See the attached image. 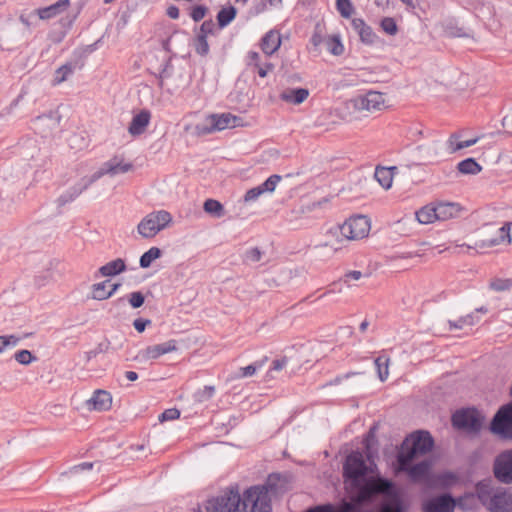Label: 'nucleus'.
Wrapping results in <instances>:
<instances>
[{
  "instance_id": "nucleus-51",
  "label": "nucleus",
  "mask_w": 512,
  "mask_h": 512,
  "mask_svg": "<svg viewBox=\"0 0 512 512\" xmlns=\"http://www.w3.org/2000/svg\"><path fill=\"white\" fill-rule=\"evenodd\" d=\"M215 33V23L212 19H208L202 22L196 36L207 38L209 35H214Z\"/></svg>"
},
{
  "instance_id": "nucleus-40",
  "label": "nucleus",
  "mask_w": 512,
  "mask_h": 512,
  "mask_svg": "<svg viewBox=\"0 0 512 512\" xmlns=\"http://www.w3.org/2000/svg\"><path fill=\"white\" fill-rule=\"evenodd\" d=\"M389 362L390 359L386 356H379L375 359V366L377 369L380 381H385L389 376Z\"/></svg>"
},
{
  "instance_id": "nucleus-6",
  "label": "nucleus",
  "mask_w": 512,
  "mask_h": 512,
  "mask_svg": "<svg viewBox=\"0 0 512 512\" xmlns=\"http://www.w3.org/2000/svg\"><path fill=\"white\" fill-rule=\"evenodd\" d=\"M172 220V215L166 210L151 212L138 224V233L144 238H153L169 226Z\"/></svg>"
},
{
  "instance_id": "nucleus-5",
  "label": "nucleus",
  "mask_w": 512,
  "mask_h": 512,
  "mask_svg": "<svg viewBox=\"0 0 512 512\" xmlns=\"http://www.w3.org/2000/svg\"><path fill=\"white\" fill-rule=\"evenodd\" d=\"M241 495L238 486H229L216 497L208 499L204 510L198 505L195 512H236L239 510Z\"/></svg>"
},
{
  "instance_id": "nucleus-57",
  "label": "nucleus",
  "mask_w": 512,
  "mask_h": 512,
  "mask_svg": "<svg viewBox=\"0 0 512 512\" xmlns=\"http://www.w3.org/2000/svg\"><path fill=\"white\" fill-rule=\"evenodd\" d=\"M75 19H76V15H74L72 17L67 16V17H63L60 19L59 23L65 30H64V32H62V35L57 40L58 42H60L65 37L67 31L71 29Z\"/></svg>"
},
{
  "instance_id": "nucleus-59",
  "label": "nucleus",
  "mask_w": 512,
  "mask_h": 512,
  "mask_svg": "<svg viewBox=\"0 0 512 512\" xmlns=\"http://www.w3.org/2000/svg\"><path fill=\"white\" fill-rule=\"evenodd\" d=\"M246 64L251 69L252 73L255 74L256 73V51L251 50L248 52Z\"/></svg>"
},
{
  "instance_id": "nucleus-31",
  "label": "nucleus",
  "mask_w": 512,
  "mask_h": 512,
  "mask_svg": "<svg viewBox=\"0 0 512 512\" xmlns=\"http://www.w3.org/2000/svg\"><path fill=\"white\" fill-rule=\"evenodd\" d=\"M283 177L278 174L271 175L265 182L258 185V197L264 194H272L277 186L282 182Z\"/></svg>"
},
{
  "instance_id": "nucleus-50",
  "label": "nucleus",
  "mask_w": 512,
  "mask_h": 512,
  "mask_svg": "<svg viewBox=\"0 0 512 512\" xmlns=\"http://www.w3.org/2000/svg\"><path fill=\"white\" fill-rule=\"evenodd\" d=\"M14 359L19 363V364H22V365H29L31 364L33 361H36L37 360V357L34 356L31 351L27 350V349H22V350H19L17 351L15 354H14Z\"/></svg>"
},
{
  "instance_id": "nucleus-60",
  "label": "nucleus",
  "mask_w": 512,
  "mask_h": 512,
  "mask_svg": "<svg viewBox=\"0 0 512 512\" xmlns=\"http://www.w3.org/2000/svg\"><path fill=\"white\" fill-rule=\"evenodd\" d=\"M306 512H340V508L338 511H335L334 507L331 504L319 505L308 509Z\"/></svg>"
},
{
  "instance_id": "nucleus-12",
  "label": "nucleus",
  "mask_w": 512,
  "mask_h": 512,
  "mask_svg": "<svg viewBox=\"0 0 512 512\" xmlns=\"http://www.w3.org/2000/svg\"><path fill=\"white\" fill-rule=\"evenodd\" d=\"M493 472L500 482L512 484V449L503 451L495 458Z\"/></svg>"
},
{
  "instance_id": "nucleus-48",
  "label": "nucleus",
  "mask_w": 512,
  "mask_h": 512,
  "mask_svg": "<svg viewBox=\"0 0 512 512\" xmlns=\"http://www.w3.org/2000/svg\"><path fill=\"white\" fill-rule=\"evenodd\" d=\"M489 288L497 292L510 290L512 288V279L494 278L490 281Z\"/></svg>"
},
{
  "instance_id": "nucleus-22",
  "label": "nucleus",
  "mask_w": 512,
  "mask_h": 512,
  "mask_svg": "<svg viewBox=\"0 0 512 512\" xmlns=\"http://www.w3.org/2000/svg\"><path fill=\"white\" fill-rule=\"evenodd\" d=\"M314 209L312 205H301L293 208L286 217L287 223L293 228H300L305 224L306 216Z\"/></svg>"
},
{
  "instance_id": "nucleus-7",
  "label": "nucleus",
  "mask_w": 512,
  "mask_h": 512,
  "mask_svg": "<svg viewBox=\"0 0 512 512\" xmlns=\"http://www.w3.org/2000/svg\"><path fill=\"white\" fill-rule=\"evenodd\" d=\"M511 223L507 222L502 227H497L495 224H485L479 231L480 240L475 242L474 247H491L501 243L511 242L510 236Z\"/></svg>"
},
{
  "instance_id": "nucleus-2",
  "label": "nucleus",
  "mask_w": 512,
  "mask_h": 512,
  "mask_svg": "<svg viewBox=\"0 0 512 512\" xmlns=\"http://www.w3.org/2000/svg\"><path fill=\"white\" fill-rule=\"evenodd\" d=\"M369 231L370 221L366 216L351 217L341 226L329 230L328 234L335 237V240L318 244L316 249L327 247L336 252L342 248L344 241L362 239L368 235Z\"/></svg>"
},
{
  "instance_id": "nucleus-14",
  "label": "nucleus",
  "mask_w": 512,
  "mask_h": 512,
  "mask_svg": "<svg viewBox=\"0 0 512 512\" xmlns=\"http://www.w3.org/2000/svg\"><path fill=\"white\" fill-rule=\"evenodd\" d=\"M422 512H454L455 498L450 494H441L427 498L421 503Z\"/></svg>"
},
{
  "instance_id": "nucleus-34",
  "label": "nucleus",
  "mask_w": 512,
  "mask_h": 512,
  "mask_svg": "<svg viewBox=\"0 0 512 512\" xmlns=\"http://www.w3.org/2000/svg\"><path fill=\"white\" fill-rule=\"evenodd\" d=\"M95 182L92 175L90 177H83L78 183L67 189L66 192L75 200Z\"/></svg>"
},
{
  "instance_id": "nucleus-42",
  "label": "nucleus",
  "mask_w": 512,
  "mask_h": 512,
  "mask_svg": "<svg viewBox=\"0 0 512 512\" xmlns=\"http://www.w3.org/2000/svg\"><path fill=\"white\" fill-rule=\"evenodd\" d=\"M379 512H406V510L401 499L394 497L383 503Z\"/></svg>"
},
{
  "instance_id": "nucleus-3",
  "label": "nucleus",
  "mask_w": 512,
  "mask_h": 512,
  "mask_svg": "<svg viewBox=\"0 0 512 512\" xmlns=\"http://www.w3.org/2000/svg\"><path fill=\"white\" fill-rule=\"evenodd\" d=\"M433 445V438L427 431H417L406 437L397 455L398 469H405L408 463L426 455Z\"/></svg>"
},
{
  "instance_id": "nucleus-9",
  "label": "nucleus",
  "mask_w": 512,
  "mask_h": 512,
  "mask_svg": "<svg viewBox=\"0 0 512 512\" xmlns=\"http://www.w3.org/2000/svg\"><path fill=\"white\" fill-rule=\"evenodd\" d=\"M240 118L231 113L210 114L203 123L196 125L199 135H208L215 131H222L227 128H234L238 125Z\"/></svg>"
},
{
  "instance_id": "nucleus-15",
  "label": "nucleus",
  "mask_w": 512,
  "mask_h": 512,
  "mask_svg": "<svg viewBox=\"0 0 512 512\" xmlns=\"http://www.w3.org/2000/svg\"><path fill=\"white\" fill-rule=\"evenodd\" d=\"M133 169L132 163H123V158L114 156L110 160L104 162L102 166L92 174L95 181L99 180L104 175L115 176L118 174L127 173Z\"/></svg>"
},
{
  "instance_id": "nucleus-62",
  "label": "nucleus",
  "mask_w": 512,
  "mask_h": 512,
  "mask_svg": "<svg viewBox=\"0 0 512 512\" xmlns=\"http://www.w3.org/2000/svg\"><path fill=\"white\" fill-rule=\"evenodd\" d=\"M256 372V363H251L246 367L240 368V376H251Z\"/></svg>"
},
{
  "instance_id": "nucleus-56",
  "label": "nucleus",
  "mask_w": 512,
  "mask_h": 512,
  "mask_svg": "<svg viewBox=\"0 0 512 512\" xmlns=\"http://www.w3.org/2000/svg\"><path fill=\"white\" fill-rule=\"evenodd\" d=\"M474 498L473 494H465L464 496L458 497L455 499V508L458 507L459 509L465 511L470 508V501H472Z\"/></svg>"
},
{
  "instance_id": "nucleus-28",
  "label": "nucleus",
  "mask_w": 512,
  "mask_h": 512,
  "mask_svg": "<svg viewBox=\"0 0 512 512\" xmlns=\"http://www.w3.org/2000/svg\"><path fill=\"white\" fill-rule=\"evenodd\" d=\"M236 16L237 9L234 6L228 5L222 7L216 15L218 29H223L227 27L230 23L234 21Z\"/></svg>"
},
{
  "instance_id": "nucleus-38",
  "label": "nucleus",
  "mask_w": 512,
  "mask_h": 512,
  "mask_svg": "<svg viewBox=\"0 0 512 512\" xmlns=\"http://www.w3.org/2000/svg\"><path fill=\"white\" fill-rule=\"evenodd\" d=\"M458 171L462 174L476 175L481 172L482 167L474 158H467L457 165Z\"/></svg>"
},
{
  "instance_id": "nucleus-45",
  "label": "nucleus",
  "mask_w": 512,
  "mask_h": 512,
  "mask_svg": "<svg viewBox=\"0 0 512 512\" xmlns=\"http://www.w3.org/2000/svg\"><path fill=\"white\" fill-rule=\"evenodd\" d=\"M171 79V87L167 89L169 94H174L180 89H184L188 85V81L185 79L182 73L173 75Z\"/></svg>"
},
{
  "instance_id": "nucleus-55",
  "label": "nucleus",
  "mask_w": 512,
  "mask_h": 512,
  "mask_svg": "<svg viewBox=\"0 0 512 512\" xmlns=\"http://www.w3.org/2000/svg\"><path fill=\"white\" fill-rule=\"evenodd\" d=\"M180 417V411L177 408H169L163 411L159 417L158 420L163 423L170 420H176Z\"/></svg>"
},
{
  "instance_id": "nucleus-49",
  "label": "nucleus",
  "mask_w": 512,
  "mask_h": 512,
  "mask_svg": "<svg viewBox=\"0 0 512 512\" xmlns=\"http://www.w3.org/2000/svg\"><path fill=\"white\" fill-rule=\"evenodd\" d=\"M193 46L195 49V52L204 57L209 54L210 47L207 41V38L196 36L193 40Z\"/></svg>"
},
{
  "instance_id": "nucleus-32",
  "label": "nucleus",
  "mask_w": 512,
  "mask_h": 512,
  "mask_svg": "<svg viewBox=\"0 0 512 512\" xmlns=\"http://www.w3.org/2000/svg\"><path fill=\"white\" fill-rule=\"evenodd\" d=\"M175 53H172L164 62V64L162 65V68L161 70L159 71V73L156 75V77L159 79V83H158V86L160 88H163L164 86V80H167V79H170L173 77V75L175 74V71H174V66L172 64V59L173 57H175Z\"/></svg>"
},
{
  "instance_id": "nucleus-25",
  "label": "nucleus",
  "mask_w": 512,
  "mask_h": 512,
  "mask_svg": "<svg viewBox=\"0 0 512 512\" xmlns=\"http://www.w3.org/2000/svg\"><path fill=\"white\" fill-rule=\"evenodd\" d=\"M430 468L431 462L428 460H423L415 465L408 463L405 469L399 470L407 472L413 481H420L428 475Z\"/></svg>"
},
{
  "instance_id": "nucleus-8",
  "label": "nucleus",
  "mask_w": 512,
  "mask_h": 512,
  "mask_svg": "<svg viewBox=\"0 0 512 512\" xmlns=\"http://www.w3.org/2000/svg\"><path fill=\"white\" fill-rule=\"evenodd\" d=\"M310 41L316 51L320 52V46L324 45L325 50L333 56H341L345 50L340 35H325L324 26L321 23L315 25Z\"/></svg>"
},
{
  "instance_id": "nucleus-23",
  "label": "nucleus",
  "mask_w": 512,
  "mask_h": 512,
  "mask_svg": "<svg viewBox=\"0 0 512 512\" xmlns=\"http://www.w3.org/2000/svg\"><path fill=\"white\" fill-rule=\"evenodd\" d=\"M309 90L306 88H287L280 93V99L286 103L299 105L307 100Z\"/></svg>"
},
{
  "instance_id": "nucleus-21",
  "label": "nucleus",
  "mask_w": 512,
  "mask_h": 512,
  "mask_svg": "<svg viewBox=\"0 0 512 512\" xmlns=\"http://www.w3.org/2000/svg\"><path fill=\"white\" fill-rule=\"evenodd\" d=\"M282 37L278 30L272 29L261 39L260 47L264 54L272 55L280 48Z\"/></svg>"
},
{
  "instance_id": "nucleus-44",
  "label": "nucleus",
  "mask_w": 512,
  "mask_h": 512,
  "mask_svg": "<svg viewBox=\"0 0 512 512\" xmlns=\"http://www.w3.org/2000/svg\"><path fill=\"white\" fill-rule=\"evenodd\" d=\"M208 12L209 8L206 5L195 4L190 8L189 16L194 22H200L206 17Z\"/></svg>"
},
{
  "instance_id": "nucleus-4",
  "label": "nucleus",
  "mask_w": 512,
  "mask_h": 512,
  "mask_svg": "<svg viewBox=\"0 0 512 512\" xmlns=\"http://www.w3.org/2000/svg\"><path fill=\"white\" fill-rule=\"evenodd\" d=\"M476 493L480 502L491 512H512V494L506 491H495L489 483L480 482L476 485Z\"/></svg>"
},
{
  "instance_id": "nucleus-33",
  "label": "nucleus",
  "mask_w": 512,
  "mask_h": 512,
  "mask_svg": "<svg viewBox=\"0 0 512 512\" xmlns=\"http://www.w3.org/2000/svg\"><path fill=\"white\" fill-rule=\"evenodd\" d=\"M419 152H423L427 159H435L442 155V143L439 140H433L427 145L417 147Z\"/></svg>"
},
{
  "instance_id": "nucleus-39",
  "label": "nucleus",
  "mask_w": 512,
  "mask_h": 512,
  "mask_svg": "<svg viewBox=\"0 0 512 512\" xmlns=\"http://www.w3.org/2000/svg\"><path fill=\"white\" fill-rule=\"evenodd\" d=\"M76 64L72 62H67L64 65L60 66L54 74L53 85H58L64 81H66L75 70Z\"/></svg>"
},
{
  "instance_id": "nucleus-19",
  "label": "nucleus",
  "mask_w": 512,
  "mask_h": 512,
  "mask_svg": "<svg viewBox=\"0 0 512 512\" xmlns=\"http://www.w3.org/2000/svg\"><path fill=\"white\" fill-rule=\"evenodd\" d=\"M110 283V280H104L99 283H95L91 286V293L89 298L93 300H106L112 297L117 290L121 287V283H113L110 285V289H107V285Z\"/></svg>"
},
{
  "instance_id": "nucleus-10",
  "label": "nucleus",
  "mask_w": 512,
  "mask_h": 512,
  "mask_svg": "<svg viewBox=\"0 0 512 512\" xmlns=\"http://www.w3.org/2000/svg\"><path fill=\"white\" fill-rule=\"evenodd\" d=\"M353 108L356 111L377 112L383 110L385 106V96L381 92L369 91L352 100Z\"/></svg>"
},
{
  "instance_id": "nucleus-46",
  "label": "nucleus",
  "mask_w": 512,
  "mask_h": 512,
  "mask_svg": "<svg viewBox=\"0 0 512 512\" xmlns=\"http://www.w3.org/2000/svg\"><path fill=\"white\" fill-rule=\"evenodd\" d=\"M110 346H111L110 341L107 338H105L94 349L87 351L85 353L86 360L90 361L91 359L95 358L98 354L108 352L110 349Z\"/></svg>"
},
{
  "instance_id": "nucleus-52",
  "label": "nucleus",
  "mask_w": 512,
  "mask_h": 512,
  "mask_svg": "<svg viewBox=\"0 0 512 512\" xmlns=\"http://www.w3.org/2000/svg\"><path fill=\"white\" fill-rule=\"evenodd\" d=\"M336 7L343 18H350L353 13V6L350 0H337Z\"/></svg>"
},
{
  "instance_id": "nucleus-30",
  "label": "nucleus",
  "mask_w": 512,
  "mask_h": 512,
  "mask_svg": "<svg viewBox=\"0 0 512 512\" xmlns=\"http://www.w3.org/2000/svg\"><path fill=\"white\" fill-rule=\"evenodd\" d=\"M287 363L288 360L286 357L273 360L272 366L262 376V382L266 384L272 383L276 379V374L280 372L286 366Z\"/></svg>"
},
{
  "instance_id": "nucleus-47",
  "label": "nucleus",
  "mask_w": 512,
  "mask_h": 512,
  "mask_svg": "<svg viewBox=\"0 0 512 512\" xmlns=\"http://www.w3.org/2000/svg\"><path fill=\"white\" fill-rule=\"evenodd\" d=\"M459 145H463L460 140V135L457 133H453L450 135L448 140L445 143V150L448 154H454L458 150L463 149L464 147H458Z\"/></svg>"
},
{
  "instance_id": "nucleus-1",
  "label": "nucleus",
  "mask_w": 512,
  "mask_h": 512,
  "mask_svg": "<svg viewBox=\"0 0 512 512\" xmlns=\"http://www.w3.org/2000/svg\"><path fill=\"white\" fill-rule=\"evenodd\" d=\"M368 467L360 452H352L346 458L343 466L346 489L358 504L371 499L374 494L388 493L392 484L384 479H368Z\"/></svg>"
},
{
  "instance_id": "nucleus-36",
  "label": "nucleus",
  "mask_w": 512,
  "mask_h": 512,
  "mask_svg": "<svg viewBox=\"0 0 512 512\" xmlns=\"http://www.w3.org/2000/svg\"><path fill=\"white\" fill-rule=\"evenodd\" d=\"M162 256V250L158 247H151L144 252L139 259V266L143 269L149 268L153 261Z\"/></svg>"
},
{
  "instance_id": "nucleus-35",
  "label": "nucleus",
  "mask_w": 512,
  "mask_h": 512,
  "mask_svg": "<svg viewBox=\"0 0 512 512\" xmlns=\"http://www.w3.org/2000/svg\"><path fill=\"white\" fill-rule=\"evenodd\" d=\"M416 218L421 224H430L437 220V212L435 206H424L416 212Z\"/></svg>"
},
{
  "instance_id": "nucleus-29",
  "label": "nucleus",
  "mask_w": 512,
  "mask_h": 512,
  "mask_svg": "<svg viewBox=\"0 0 512 512\" xmlns=\"http://www.w3.org/2000/svg\"><path fill=\"white\" fill-rule=\"evenodd\" d=\"M396 167H377L375 170V178L384 189L392 186L394 171Z\"/></svg>"
},
{
  "instance_id": "nucleus-20",
  "label": "nucleus",
  "mask_w": 512,
  "mask_h": 512,
  "mask_svg": "<svg viewBox=\"0 0 512 512\" xmlns=\"http://www.w3.org/2000/svg\"><path fill=\"white\" fill-rule=\"evenodd\" d=\"M151 119V113L149 110L143 109L139 113L132 117V120L128 127V132L132 136H139L143 134L148 127Z\"/></svg>"
},
{
  "instance_id": "nucleus-17",
  "label": "nucleus",
  "mask_w": 512,
  "mask_h": 512,
  "mask_svg": "<svg viewBox=\"0 0 512 512\" xmlns=\"http://www.w3.org/2000/svg\"><path fill=\"white\" fill-rule=\"evenodd\" d=\"M70 5V0H58L49 6L35 9L31 12V16H38L41 20H49L65 12Z\"/></svg>"
},
{
  "instance_id": "nucleus-26",
  "label": "nucleus",
  "mask_w": 512,
  "mask_h": 512,
  "mask_svg": "<svg viewBox=\"0 0 512 512\" xmlns=\"http://www.w3.org/2000/svg\"><path fill=\"white\" fill-rule=\"evenodd\" d=\"M437 212V220L446 221L459 215L461 207L458 203L445 202L435 206Z\"/></svg>"
},
{
  "instance_id": "nucleus-63",
  "label": "nucleus",
  "mask_w": 512,
  "mask_h": 512,
  "mask_svg": "<svg viewBox=\"0 0 512 512\" xmlns=\"http://www.w3.org/2000/svg\"><path fill=\"white\" fill-rule=\"evenodd\" d=\"M72 201H74V198H72L66 191L57 198L58 207H63Z\"/></svg>"
},
{
  "instance_id": "nucleus-16",
  "label": "nucleus",
  "mask_w": 512,
  "mask_h": 512,
  "mask_svg": "<svg viewBox=\"0 0 512 512\" xmlns=\"http://www.w3.org/2000/svg\"><path fill=\"white\" fill-rule=\"evenodd\" d=\"M277 480L278 478L275 475H270L265 485L258 486V512H271V499L268 494L277 492Z\"/></svg>"
},
{
  "instance_id": "nucleus-27",
  "label": "nucleus",
  "mask_w": 512,
  "mask_h": 512,
  "mask_svg": "<svg viewBox=\"0 0 512 512\" xmlns=\"http://www.w3.org/2000/svg\"><path fill=\"white\" fill-rule=\"evenodd\" d=\"M127 269L126 262L122 258L114 259L98 269V273L103 277H114Z\"/></svg>"
},
{
  "instance_id": "nucleus-18",
  "label": "nucleus",
  "mask_w": 512,
  "mask_h": 512,
  "mask_svg": "<svg viewBox=\"0 0 512 512\" xmlns=\"http://www.w3.org/2000/svg\"><path fill=\"white\" fill-rule=\"evenodd\" d=\"M86 403L89 410L107 411L111 408L112 396L110 392L98 389Z\"/></svg>"
},
{
  "instance_id": "nucleus-24",
  "label": "nucleus",
  "mask_w": 512,
  "mask_h": 512,
  "mask_svg": "<svg viewBox=\"0 0 512 512\" xmlns=\"http://www.w3.org/2000/svg\"><path fill=\"white\" fill-rule=\"evenodd\" d=\"M351 24L353 29L359 35L360 40L364 44L371 45L375 42L377 36L373 32L372 28L364 22V20L360 18H354Z\"/></svg>"
},
{
  "instance_id": "nucleus-11",
  "label": "nucleus",
  "mask_w": 512,
  "mask_h": 512,
  "mask_svg": "<svg viewBox=\"0 0 512 512\" xmlns=\"http://www.w3.org/2000/svg\"><path fill=\"white\" fill-rule=\"evenodd\" d=\"M452 423L456 428L478 432L482 427V417L475 409H465L453 414Z\"/></svg>"
},
{
  "instance_id": "nucleus-13",
  "label": "nucleus",
  "mask_w": 512,
  "mask_h": 512,
  "mask_svg": "<svg viewBox=\"0 0 512 512\" xmlns=\"http://www.w3.org/2000/svg\"><path fill=\"white\" fill-rule=\"evenodd\" d=\"M177 350V341L171 339L167 342L147 346L146 348L140 350L137 355L133 358L134 361L143 362L148 360L158 359L160 356L176 351Z\"/></svg>"
},
{
  "instance_id": "nucleus-54",
  "label": "nucleus",
  "mask_w": 512,
  "mask_h": 512,
  "mask_svg": "<svg viewBox=\"0 0 512 512\" xmlns=\"http://www.w3.org/2000/svg\"><path fill=\"white\" fill-rule=\"evenodd\" d=\"M381 28L389 35H396L398 32V26L395 20L391 17H385L382 19Z\"/></svg>"
},
{
  "instance_id": "nucleus-43",
  "label": "nucleus",
  "mask_w": 512,
  "mask_h": 512,
  "mask_svg": "<svg viewBox=\"0 0 512 512\" xmlns=\"http://www.w3.org/2000/svg\"><path fill=\"white\" fill-rule=\"evenodd\" d=\"M262 152L260 156L258 157V163L261 164H268L272 161H275L278 158V151L273 148L264 147L263 144H261Z\"/></svg>"
},
{
  "instance_id": "nucleus-61",
  "label": "nucleus",
  "mask_w": 512,
  "mask_h": 512,
  "mask_svg": "<svg viewBox=\"0 0 512 512\" xmlns=\"http://www.w3.org/2000/svg\"><path fill=\"white\" fill-rule=\"evenodd\" d=\"M256 199V187H253V188H250L246 193L245 195L243 196V198H241L238 203L240 205H244L246 204L247 202L251 201V200H255Z\"/></svg>"
},
{
  "instance_id": "nucleus-53",
  "label": "nucleus",
  "mask_w": 512,
  "mask_h": 512,
  "mask_svg": "<svg viewBox=\"0 0 512 512\" xmlns=\"http://www.w3.org/2000/svg\"><path fill=\"white\" fill-rule=\"evenodd\" d=\"M128 302L133 309L140 308L145 303V296L141 291H135L129 294Z\"/></svg>"
},
{
  "instance_id": "nucleus-41",
  "label": "nucleus",
  "mask_w": 512,
  "mask_h": 512,
  "mask_svg": "<svg viewBox=\"0 0 512 512\" xmlns=\"http://www.w3.org/2000/svg\"><path fill=\"white\" fill-rule=\"evenodd\" d=\"M215 394V387L212 385H206L201 389H198L194 395L193 399L196 403H204L209 401Z\"/></svg>"
},
{
  "instance_id": "nucleus-58",
  "label": "nucleus",
  "mask_w": 512,
  "mask_h": 512,
  "mask_svg": "<svg viewBox=\"0 0 512 512\" xmlns=\"http://www.w3.org/2000/svg\"><path fill=\"white\" fill-rule=\"evenodd\" d=\"M149 325H151L150 319L137 318L133 321V326H134L135 330L139 333L144 332L146 327Z\"/></svg>"
},
{
  "instance_id": "nucleus-64",
  "label": "nucleus",
  "mask_w": 512,
  "mask_h": 512,
  "mask_svg": "<svg viewBox=\"0 0 512 512\" xmlns=\"http://www.w3.org/2000/svg\"><path fill=\"white\" fill-rule=\"evenodd\" d=\"M362 273L360 271H349L344 275V281L348 282L350 280L358 281L362 278Z\"/></svg>"
},
{
  "instance_id": "nucleus-37",
  "label": "nucleus",
  "mask_w": 512,
  "mask_h": 512,
  "mask_svg": "<svg viewBox=\"0 0 512 512\" xmlns=\"http://www.w3.org/2000/svg\"><path fill=\"white\" fill-rule=\"evenodd\" d=\"M203 209L207 214L215 218H221L225 214L224 206L218 200L211 198L205 200Z\"/></svg>"
}]
</instances>
